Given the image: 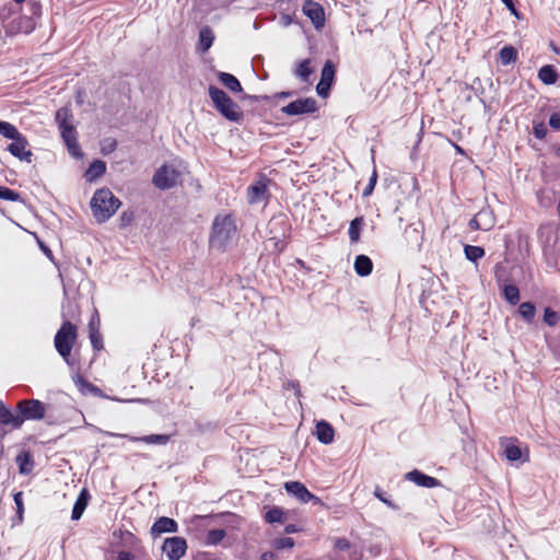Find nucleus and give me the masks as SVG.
<instances>
[{
  "instance_id": "obj_1",
  "label": "nucleus",
  "mask_w": 560,
  "mask_h": 560,
  "mask_svg": "<svg viewBox=\"0 0 560 560\" xmlns=\"http://www.w3.org/2000/svg\"><path fill=\"white\" fill-rule=\"evenodd\" d=\"M90 205L95 220L103 223L116 213L121 202L108 188H101L94 192Z\"/></svg>"
},
{
  "instance_id": "obj_2",
  "label": "nucleus",
  "mask_w": 560,
  "mask_h": 560,
  "mask_svg": "<svg viewBox=\"0 0 560 560\" xmlns=\"http://www.w3.org/2000/svg\"><path fill=\"white\" fill-rule=\"evenodd\" d=\"M237 228L233 215L218 214L212 223L210 244L219 249H225L226 245L236 235Z\"/></svg>"
},
{
  "instance_id": "obj_3",
  "label": "nucleus",
  "mask_w": 560,
  "mask_h": 560,
  "mask_svg": "<svg viewBox=\"0 0 560 560\" xmlns=\"http://www.w3.org/2000/svg\"><path fill=\"white\" fill-rule=\"evenodd\" d=\"M214 108L229 121L240 122L244 118L241 106L235 103L223 90L215 85L208 89Z\"/></svg>"
},
{
  "instance_id": "obj_4",
  "label": "nucleus",
  "mask_w": 560,
  "mask_h": 560,
  "mask_svg": "<svg viewBox=\"0 0 560 560\" xmlns=\"http://www.w3.org/2000/svg\"><path fill=\"white\" fill-rule=\"evenodd\" d=\"M72 114L71 110L67 107H61L56 113V121L58 124L60 135L62 140L65 141L69 153L73 158H81L83 154L80 150V145L77 139V130L74 126L71 124Z\"/></svg>"
},
{
  "instance_id": "obj_5",
  "label": "nucleus",
  "mask_w": 560,
  "mask_h": 560,
  "mask_svg": "<svg viewBox=\"0 0 560 560\" xmlns=\"http://www.w3.org/2000/svg\"><path fill=\"white\" fill-rule=\"evenodd\" d=\"M77 337L75 325L68 320L63 322L55 336L56 350L68 363Z\"/></svg>"
},
{
  "instance_id": "obj_6",
  "label": "nucleus",
  "mask_w": 560,
  "mask_h": 560,
  "mask_svg": "<svg viewBox=\"0 0 560 560\" xmlns=\"http://www.w3.org/2000/svg\"><path fill=\"white\" fill-rule=\"evenodd\" d=\"M270 179L260 176L258 180L247 187V201L249 205L267 203L270 198Z\"/></svg>"
},
{
  "instance_id": "obj_7",
  "label": "nucleus",
  "mask_w": 560,
  "mask_h": 560,
  "mask_svg": "<svg viewBox=\"0 0 560 560\" xmlns=\"http://www.w3.org/2000/svg\"><path fill=\"white\" fill-rule=\"evenodd\" d=\"M179 172L170 165L161 166L154 174L152 183L159 189H170L177 184Z\"/></svg>"
},
{
  "instance_id": "obj_8",
  "label": "nucleus",
  "mask_w": 560,
  "mask_h": 560,
  "mask_svg": "<svg viewBox=\"0 0 560 560\" xmlns=\"http://www.w3.org/2000/svg\"><path fill=\"white\" fill-rule=\"evenodd\" d=\"M21 418L24 420H42L46 413V406L37 399L21 400L18 404Z\"/></svg>"
},
{
  "instance_id": "obj_9",
  "label": "nucleus",
  "mask_w": 560,
  "mask_h": 560,
  "mask_svg": "<svg viewBox=\"0 0 560 560\" xmlns=\"http://www.w3.org/2000/svg\"><path fill=\"white\" fill-rule=\"evenodd\" d=\"M162 550L168 560H180L187 550V542L179 536L170 537L164 540Z\"/></svg>"
},
{
  "instance_id": "obj_10",
  "label": "nucleus",
  "mask_w": 560,
  "mask_h": 560,
  "mask_svg": "<svg viewBox=\"0 0 560 560\" xmlns=\"http://www.w3.org/2000/svg\"><path fill=\"white\" fill-rule=\"evenodd\" d=\"M317 109V103L313 97L300 98L282 107V112L290 116L311 114Z\"/></svg>"
},
{
  "instance_id": "obj_11",
  "label": "nucleus",
  "mask_w": 560,
  "mask_h": 560,
  "mask_svg": "<svg viewBox=\"0 0 560 560\" xmlns=\"http://www.w3.org/2000/svg\"><path fill=\"white\" fill-rule=\"evenodd\" d=\"M284 489L289 494L294 495L302 503L313 502L314 504H320L322 500L311 493L307 488L299 481H288L284 483Z\"/></svg>"
},
{
  "instance_id": "obj_12",
  "label": "nucleus",
  "mask_w": 560,
  "mask_h": 560,
  "mask_svg": "<svg viewBox=\"0 0 560 560\" xmlns=\"http://www.w3.org/2000/svg\"><path fill=\"white\" fill-rule=\"evenodd\" d=\"M303 13L310 18L315 28L319 30L325 24V13L323 7L314 1H306L303 5Z\"/></svg>"
},
{
  "instance_id": "obj_13",
  "label": "nucleus",
  "mask_w": 560,
  "mask_h": 560,
  "mask_svg": "<svg viewBox=\"0 0 560 560\" xmlns=\"http://www.w3.org/2000/svg\"><path fill=\"white\" fill-rule=\"evenodd\" d=\"M27 147L28 141L21 133L15 140H13L12 143L9 144L8 150L13 156L30 163L32 161L31 158L33 154L30 150H27Z\"/></svg>"
},
{
  "instance_id": "obj_14",
  "label": "nucleus",
  "mask_w": 560,
  "mask_h": 560,
  "mask_svg": "<svg viewBox=\"0 0 560 560\" xmlns=\"http://www.w3.org/2000/svg\"><path fill=\"white\" fill-rule=\"evenodd\" d=\"M35 27H36V22L33 16L22 15V16H19L18 19H14L9 24V32L12 34H19V33L30 34L35 30Z\"/></svg>"
},
{
  "instance_id": "obj_15",
  "label": "nucleus",
  "mask_w": 560,
  "mask_h": 560,
  "mask_svg": "<svg viewBox=\"0 0 560 560\" xmlns=\"http://www.w3.org/2000/svg\"><path fill=\"white\" fill-rule=\"evenodd\" d=\"M493 224L492 213L488 209H481L468 223L469 228L474 231H488Z\"/></svg>"
},
{
  "instance_id": "obj_16",
  "label": "nucleus",
  "mask_w": 560,
  "mask_h": 560,
  "mask_svg": "<svg viewBox=\"0 0 560 560\" xmlns=\"http://www.w3.org/2000/svg\"><path fill=\"white\" fill-rule=\"evenodd\" d=\"M405 478L409 481L415 482L417 486L423 488H435L441 485L439 479L428 476L417 469L407 472Z\"/></svg>"
},
{
  "instance_id": "obj_17",
  "label": "nucleus",
  "mask_w": 560,
  "mask_h": 560,
  "mask_svg": "<svg viewBox=\"0 0 560 560\" xmlns=\"http://www.w3.org/2000/svg\"><path fill=\"white\" fill-rule=\"evenodd\" d=\"M177 528V523L173 518L162 516L153 523L151 535L158 537L164 533H176Z\"/></svg>"
},
{
  "instance_id": "obj_18",
  "label": "nucleus",
  "mask_w": 560,
  "mask_h": 560,
  "mask_svg": "<svg viewBox=\"0 0 560 560\" xmlns=\"http://www.w3.org/2000/svg\"><path fill=\"white\" fill-rule=\"evenodd\" d=\"M315 435L320 443L330 444L334 441L335 430L330 423L320 420L316 423Z\"/></svg>"
},
{
  "instance_id": "obj_19",
  "label": "nucleus",
  "mask_w": 560,
  "mask_h": 560,
  "mask_svg": "<svg viewBox=\"0 0 560 560\" xmlns=\"http://www.w3.org/2000/svg\"><path fill=\"white\" fill-rule=\"evenodd\" d=\"M404 237L408 244L421 246L422 243V224L420 222L410 223L405 228Z\"/></svg>"
},
{
  "instance_id": "obj_20",
  "label": "nucleus",
  "mask_w": 560,
  "mask_h": 560,
  "mask_svg": "<svg viewBox=\"0 0 560 560\" xmlns=\"http://www.w3.org/2000/svg\"><path fill=\"white\" fill-rule=\"evenodd\" d=\"M501 445L504 447V454L509 460L515 462L521 459L522 451L520 446L516 444V440L503 438L501 439Z\"/></svg>"
},
{
  "instance_id": "obj_21",
  "label": "nucleus",
  "mask_w": 560,
  "mask_h": 560,
  "mask_svg": "<svg viewBox=\"0 0 560 560\" xmlns=\"http://www.w3.org/2000/svg\"><path fill=\"white\" fill-rule=\"evenodd\" d=\"M0 423L19 429L23 424V419L13 415L0 400Z\"/></svg>"
},
{
  "instance_id": "obj_22",
  "label": "nucleus",
  "mask_w": 560,
  "mask_h": 560,
  "mask_svg": "<svg viewBox=\"0 0 560 560\" xmlns=\"http://www.w3.org/2000/svg\"><path fill=\"white\" fill-rule=\"evenodd\" d=\"M112 435L126 438L130 441H142L147 444H161V445L166 444L170 440V436L166 434H150V435H144L142 438H135V436H129L127 434H115V433H112Z\"/></svg>"
},
{
  "instance_id": "obj_23",
  "label": "nucleus",
  "mask_w": 560,
  "mask_h": 560,
  "mask_svg": "<svg viewBox=\"0 0 560 560\" xmlns=\"http://www.w3.org/2000/svg\"><path fill=\"white\" fill-rule=\"evenodd\" d=\"M218 79L228 90H230L233 93H240L243 91V88L238 79L231 73L219 72Z\"/></svg>"
},
{
  "instance_id": "obj_24",
  "label": "nucleus",
  "mask_w": 560,
  "mask_h": 560,
  "mask_svg": "<svg viewBox=\"0 0 560 560\" xmlns=\"http://www.w3.org/2000/svg\"><path fill=\"white\" fill-rule=\"evenodd\" d=\"M373 262L370 257L359 255L354 260V270L360 277H366L372 272Z\"/></svg>"
},
{
  "instance_id": "obj_25",
  "label": "nucleus",
  "mask_w": 560,
  "mask_h": 560,
  "mask_svg": "<svg viewBox=\"0 0 560 560\" xmlns=\"http://www.w3.org/2000/svg\"><path fill=\"white\" fill-rule=\"evenodd\" d=\"M15 462L19 466V471L22 475H27L34 467V460L30 452L23 451L18 454Z\"/></svg>"
},
{
  "instance_id": "obj_26",
  "label": "nucleus",
  "mask_w": 560,
  "mask_h": 560,
  "mask_svg": "<svg viewBox=\"0 0 560 560\" xmlns=\"http://www.w3.org/2000/svg\"><path fill=\"white\" fill-rule=\"evenodd\" d=\"M89 498H90L89 492L85 489H83L80 492L77 501L74 502L72 513H71L72 520L77 521L82 516V514L88 505Z\"/></svg>"
},
{
  "instance_id": "obj_27",
  "label": "nucleus",
  "mask_w": 560,
  "mask_h": 560,
  "mask_svg": "<svg viewBox=\"0 0 560 560\" xmlns=\"http://www.w3.org/2000/svg\"><path fill=\"white\" fill-rule=\"evenodd\" d=\"M558 77L559 75H558L557 71L550 65H546V66L541 67L538 71L539 80L547 85L555 84L558 80Z\"/></svg>"
},
{
  "instance_id": "obj_28",
  "label": "nucleus",
  "mask_w": 560,
  "mask_h": 560,
  "mask_svg": "<svg viewBox=\"0 0 560 560\" xmlns=\"http://www.w3.org/2000/svg\"><path fill=\"white\" fill-rule=\"evenodd\" d=\"M106 171L105 162L101 160H95L92 162L85 172V177L89 182H92L98 177H101Z\"/></svg>"
},
{
  "instance_id": "obj_29",
  "label": "nucleus",
  "mask_w": 560,
  "mask_h": 560,
  "mask_svg": "<svg viewBox=\"0 0 560 560\" xmlns=\"http://www.w3.org/2000/svg\"><path fill=\"white\" fill-rule=\"evenodd\" d=\"M214 40V34L212 30L208 26H205L199 32V47L202 52H206L210 49Z\"/></svg>"
},
{
  "instance_id": "obj_30",
  "label": "nucleus",
  "mask_w": 560,
  "mask_h": 560,
  "mask_svg": "<svg viewBox=\"0 0 560 560\" xmlns=\"http://www.w3.org/2000/svg\"><path fill=\"white\" fill-rule=\"evenodd\" d=\"M364 224V219L358 217L350 222L349 226V238L352 243H357L360 240V231Z\"/></svg>"
},
{
  "instance_id": "obj_31",
  "label": "nucleus",
  "mask_w": 560,
  "mask_h": 560,
  "mask_svg": "<svg viewBox=\"0 0 560 560\" xmlns=\"http://www.w3.org/2000/svg\"><path fill=\"white\" fill-rule=\"evenodd\" d=\"M499 55L500 61L504 66L514 62L517 58V51L513 46H504L503 48H501Z\"/></svg>"
},
{
  "instance_id": "obj_32",
  "label": "nucleus",
  "mask_w": 560,
  "mask_h": 560,
  "mask_svg": "<svg viewBox=\"0 0 560 560\" xmlns=\"http://www.w3.org/2000/svg\"><path fill=\"white\" fill-rule=\"evenodd\" d=\"M295 75L299 77L302 81L306 82L310 79V75L313 73V69L311 68V60L305 59L301 61L295 71Z\"/></svg>"
},
{
  "instance_id": "obj_33",
  "label": "nucleus",
  "mask_w": 560,
  "mask_h": 560,
  "mask_svg": "<svg viewBox=\"0 0 560 560\" xmlns=\"http://www.w3.org/2000/svg\"><path fill=\"white\" fill-rule=\"evenodd\" d=\"M0 135L7 139L15 140L21 132L16 127L8 121H0Z\"/></svg>"
},
{
  "instance_id": "obj_34",
  "label": "nucleus",
  "mask_w": 560,
  "mask_h": 560,
  "mask_svg": "<svg viewBox=\"0 0 560 560\" xmlns=\"http://www.w3.org/2000/svg\"><path fill=\"white\" fill-rule=\"evenodd\" d=\"M465 256L468 260L476 262L478 259L485 256V249L480 246L465 245Z\"/></svg>"
},
{
  "instance_id": "obj_35",
  "label": "nucleus",
  "mask_w": 560,
  "mask_h": 560,
  "mask_svg": "<svg viewBox=\"0 0 560 560\" xmlns=\"http://www.w3.org/2000/svg\"><path fill=\"white\" fill-rule=\"evenodd\" d=\"M503 295L512 305H516L520 301V290L514 284H506L503 289Z\"/></svg>"
},
{
  "instance_id": "obj_36",
  "label": "nucleus",
  "mask_w": 560,
  "mask_h": 560,
  "mask_svg": "<svg viewBox=\"0 0 560 560\" xmlns=\"http://www.w3.org/2000/svg\"><path fill=\"white\" fill-rule=\"evenodd\" d=\"M336 73L335 63L331 60H327L322 69L320 81L331 83L334 82Z\"/></svg>"
},
{
  "instance_id": "obj_37",
  "label": "nucleus",
  "mask_w": 560,
  "mask_h": 560,
  "mask_svg": "<svg viewBox=\"0 0 560 560\" xmlns=\"http://www.w3.org/2000/svg\"><path fill=\"white\" fill-rule=\"evenodd\" d=\"M226 533L224 529H211L208 532L207 536H206V544L207 545H218L220 544L223 538L225 537Z\"/></svg>"
},
{
  "instance_id": "obj_38",
  "label": "nucleus",
  "mask_w": 560,
  "mask_h": 560,
  "mask_svg": "<svg viewBox=\"0 0 560 560\" xmlns=\"http://www.w3.org/2000/svg\"><path fill=\"white\" fill-rule=\"evenodd\" d=\"M518 313L525 320L530 322L536 314L535 305L530 302H523L518 307Z\"/></svg>"
},
{
  "instance_id": "obj_39",
  "label": "nucleus",
  "mask_w": 560,
  "mask_h": 560,
  "mask_svg": "<svg viewBox=\"0 0 560 560\" xmlns=\"http://www.w3.org/2000/svg\"><path fill=\"white\" fill-rule=\"evenodd\" d=\"M74 382L82 393H88V392L89 393H98L100 392V389L95 385H93L92 383H90L89 381H86L85 378H83L80 375L77 376Z\"/></svg>"
},
{
  "instance_id": "obj_40",
  "label": "nucleus",
  "mask_w": 560,
  "mask_h": 560,
  "mask_svg": "<svg viewBox=\"0 0 560 560\" xmlns=\"http://www.w3.org/2000/svg\"><path fill=\"white\" fill-rule=\"evenodd\" d=\"M265 520L268 523H282L283 511L280 508H272L266 513Z\"/></svg>"
},
{
  "instance_id": "obj_41",
  "label": "nucleus",
  "mask_w": 560,
  "mask_h": 560,
  "mask_svg": "<svg viewBox=\"0 0 560 560\" xmlns=\"http://www.w3.org/2000/svg\"><path fill=\"white\" fill-rule=\"evenodd\" d=\"M0 199L9 201H21V195L8 187L0 186Z\"/></svg>"
},
{
  "instance_id": "obj_42",
  "label": "nucleus",
  "mask_w": 560,
  "mask_h": 560,
  "mask_svg": "<svg viewBox=\"0 0 560 560\" xmlns=\"http://www.w3.org/2000/svg\"><path fill=\"white\" fill-rule=\"evenodd\" d=\"M272 546L278 549H290L294 546V540L290 537L277 538L273 540Z\"/></svg>"
},
{
  "instance_id": "obj_43",
  "label": "nucleus",
  "mask_w": 560,
  "mask_h": 560,
  "mask_svg": "<svg viewBox=\"0 0 560 560\" xmlns=\"http://www.w3.org/2000/svg\"><path fill=\"white\" fill-rule=\"evenodd\" d=\"M376 182H377V173L374 170L370 177L369 184L366 185V187L364 188V190L362 192L363 197H369L370 195H372L374 187L376 185Z\"/></svg>"
},
{
  "instance_id": "obj_44",
  "label": "nucleus",
  "mask_w": 560,
  "mask_h": 560,
  "mask_svg": "<svg viewBox=\"0 0 560 560\" xmlns=\"http://www.w3.org/2000/svg\"><path fill=\"white\" fill-rule=\"evenodd\" d=\"M558 318L559 317H558L557 312H555L550 308L545 310L544 320L546 324H548L549 326H555L558 323Z\"/></svg>"
},
{
  "instance_id": "obj_45",
  "label": "nucleus",
  "mask_w": 560,
  "mask_h": 560,
  "mask_svg": "<svg viewBox=\"0 0 560 560\" xmlns=\"http://www.w3.org/2000/svg\"><path fill=\"white\" fill-rule=\"evenodd\" d=\"M14 503L16 505V514L20 521L23 520V512H24V505H23V497L22 492H16L14 494Z\"/></svg>"
},
{
  "instance_id": "obj_46",
  "label": "nucleus",
  "mask_w": 560,
  "mask_h": 560,
  "mask_svg": "<svg viewBox=\"0 0 560 560\" xmlns=\"http://www.w3.org/2000/svg\"><path fill=\"white\" fill-rule=\"evenodd\" d=\"M90 339H91V343L95 350L98 351V350L103 349V341H102V336H101L100 331L91 332Z\"/></svg>"
},
{
  "instance_id": "obj_47",
  "label": "nucleus",
  "mask_w": 560,
  "mask_h": 560,
  "mask_svg": "<svg viewBox=\"0 0 560 560\" xmlns=\"http://www.w3.org/2000/svg\"><path fill=\"white\" fill-rule=\"evenodd\" d=\"M533 132L537 139H544L547 135V127L544 122H537L534 125Z\"/></svg>"
},
{
  "instance_id": "obj_48",
  "label": "nucleus",
  "mask_w": 560,
  "mask_h": 560,
  "mask_svg": "<svg viewBox=\"0 0 560 560\" xmlns=\"http://www.w3.org/2000/svg\"><path fill=\"white\" fill-rule=\"evenodd\" d=\"M331 88V83L320 81L316 85V92L320 97H326L329 93V90Z\"/></svg>"
},
{
  "instance_id": "obj_49",
  "label": "nucleus",
  "mask_w": 560,
  "mask_h": 560,
  "mask_svg": "<svg viewBox=\"0 0 560 560\" xmlns=\"http://www.w3.org/2000/svg\"><path fill=\"white\" fill-rule=\"evenodd\" d=\"M331 88V83L320 81L316 85V92L320 97H326L329 93V90Z\"/></svg>"
},
{
  "instance_id": "obj_50",
  "label": "nucleus",
  "mask_w": 560,
  "mask_h": 560,
  "mask_svg": "<svg viewBox=\"0 0 560 560\" xmlns=\"http://www.w3.org/2000/svg\"><path fill=\"white\" fill-rule=\"evenodd\" d=\"M133 218H135V215H133L132 211H124L119 218L120 226H122V228L128 226L132 222Z\"/></svg>"
},
{
  "instance_id": "obj_51",
  "label": "nucleus",
  "mask_w": 560,
  "mask_h": 560,
  "mask_svg": "<svg viewBox=\"0 0 560 560\" xmlns=\"http://www.w3.org/2000/svg\"><path fill=\"white\" fill-rule=\"evenodd\" d=\"M351 547V544L348 539L346 538H338L336 539L335 541V548L338 550V551H346L348 549H350Z\"/></svg>"
},
{
  "instance_id": "obj_52",
  "label": "nucleus",
  "mask_w": 560,
  "mask_h": 560,
  "mask_svg": "<svg viewBox=\"0 0 560 560\" xmlns=\"http://www.w3.org/2000/svg\"><path fill=\"white\" fill-rule=\"evenodd\" d=\"M549 126L555 130H560V113H552L550 115Z\"/></svg>"
},
{
  "instance_id": "obj_53",
  "label": "nucleus",
  "mask_w": 560,
  "mask_h": 560,
  "mask_svg": "<svg viewBox=\"0 0 560 560\" xmlns=\"http://www.w3.org/2000/svg\"><path fill=\"white\" fill-rule=\"evenodd\" d=\"M28 5L31 8V12H32L33 18L40 15V13H42V5H40V3L38 1L31 0L28 2Z\"/></svg>"
},
{
  "instance_id": "obj_54",
  "label": "nucleus",
  "mask_w": 560,
  "mask_h": 560,
  "mask_svg": "<svg viewBox=\"0 0 560 560\" xmlns=\"http://www.w3.org/2000/svg\"><path fill=\"white\" fill-rule=\"evenodd\" d=\"M505 7L509 9V11L517 19H521V15H520V12L516 10L515 5H514V1L513 0H501Z\"/></svg>"
},
{
  "instance_id": "obj_55",
  "label": "nucleus",
  "mask_w": 560,
  "mask_h": 560,
  "mask_svg": "<svg viewBox=\"0 0 560 560\" xmlns=\"http://www.w3.org/2000/svg\"><path fill=\"white\" fill-rule=\"evenodd\" d=\"M374 495L381 500L382 502H384L385 504L392 506V502L388 501L386 498H385V493L383 492V490L380 488V487H376L375 490H374Z\"/></svg>"
},
{
  "instance_id": "obj_56",
  "label": "nucleus",
  "mask_w": 560,
  "mask_h": 560,
  "mask_svg": "<svg viewBox=\"0 0 560 560\" xmlns=\"http://www.w3.org/2000/svg\"><path fill=\"white\" fill-rule=\"evenodd\" d=\"M98 318L95 320V318L93 317L90 323H89V329H90V334L91 332H94V331H100L98 330Z\"/></svg>"
},
{
  "instance_id": "obj_57",
  "label": "nucleus",
  "mask_w": 560,
  "mask_h": 560,
  "mask_svg": "<svg viewBox=\"0 0 560 560\" xmlns=\"http://www.w3.org/2000/svg\"><path fill=\"white\" fill-rule=\"evenodd\" d=\"M277 556L272 551H266L261 555V560H276Z\"/></svg>"
},
{
  "instance_id": "obj_58",
  "label": "nucleus",
  "mask_w": 560,
  "mask_h": 560,
  "mask_svg": "<svg viewBox=\"0 0 560 560\" xmlns=\"http://www.w3.org/2000/svg\"><path fill=\"white\" fill-rule=\"evenodd\" d=\"M132 555L128 551H120L118 555V560H131Z\"/></svg>"
},
{
  "instance_id": "obj_59",
  "label": "nucleus",
  "mask_w": 560,
  "mask_h": 560,
  "mask_svg": "<svg viewBox=\"0 0 560 560\" xmlns=\"http://www.w3.org/2000/svg\"><path fill=\"white\" fill-rule=\"evenodd\" d=\"M284 532H285L287 534H292V533L298 532V528H296V526H295V525H293V524H289V525H287V526H285Z\"/></svg>"
},
{
  "instance_id": "obj_60",
  "label": "nucleus",
  "mask_w": 560,
  "mask_h": 560,
  "mask_svg": "<svg viewBox=\"0 0 560 560\" xmlns=\"http://www.w3.org/2000/svg\"><path fill=\"white\" fill-rule=\"evenodd\" d=\"M291 95V92H281L279 94L280 97H289Z\"/></svg>"
},
{
  "instance_id": "obj_61",
  "label": "nucleus",
  "mask_w": 560,
  "mask_h": 560,
  "mask_svg": "<svg viewBox=\"0 0 560 560\" xmlns=\"http://www.w3.org/2000/svg\"><path fill=\"white\" fill-rule=\"evenodd\" d=\"M557 210H558V214L560 217V199H559V202H558V206H557Z\"/></svg>"
},
{
  "instance_id": "obj_62",
  "label": "nucleus",
  "mask_w": 560,
  "mask_h": 560,
  "mask_svg": "<svg viewBox=\"0 0 560 560\" xmlns=\"http://www.w3.org/2000/svg\"><path fill=\"white\" fill-rule=\"evenodd\" d=\"M284 19H285V24L288 25V24L290 23V21H291V20H290V18H289V16H285Z\"/></svg>"
},
{
  "instance_id": "obj_63",
  "label": "nucleus",
  "mask_w": 560,
  "mask_h": 560,
  "mask_svg": "<svg viewBox=\"0 0 560 560\" xmlns=\"http://www.w3.org/2000/svg\"><path fill=\"white\" fill-rule=\"evenodd\" d=\"M42 248L44 249L45 253H50V250L48 248L44 247L43 245H42Z\"/></svg>"
},
{
  "instance_id": "obj_64",
  "label": "nucleus",
  "mask_w": 560,
  "mask_h": 560,
  "mask_svg": "<svg viewBox=\"0 0 560 560\" xmlns=\"http://www.w3.org/2000/svg\"><path fill=\"white\" fill-rule=\"evenodd\" d=\"M13 1L20 4V3L24 2L25 0H13Z\"/></svg>"
}]
</instances>
